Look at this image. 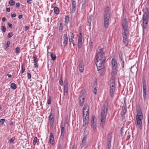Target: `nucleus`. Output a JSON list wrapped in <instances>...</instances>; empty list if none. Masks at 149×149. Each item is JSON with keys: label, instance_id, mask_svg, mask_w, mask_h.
<instances>
[{"label": "nucleus", "instance_id": "1", "mask_svg": "<svg viewBox=\"0 0 149 149\" xmlns=\"http://www.w3.org/2000/svg\"><path fill=\"white\" fill-rule=\"evenodd\" d=\"M108 102L107 101H106L104 102L103 108L101 109L100 126L102 128H103L104 126V123L106 120L107 111L108 107Z\"/></svg>", "mask_w": 149, "mask_h": 149}, {"label": "nucleus", "instance_id": "2", "mask_svg": "<svg viewBox=\"0 0 149 149\" xmlns=\"http://www.w3.org/2000/svg\"><path fill=\"white\" fill-rule=\"evenodd\" d=\"M143 14L142 19V27L143 30L144 29H146L148 26V22L149 19L148 8L146 7L143 9Z\"/></svg>", "mask_w": 149, "mask_h": 149}, {"label": "nucleus", "instance_id": "3", "mask_svg": "<svg viewBox=\"0 0 149 149\" xmlns=\"http://www.w3.org/2000/svg\"><path fill=\"white\" fill-rule=\"evenodd\" d=\"M88 109L86 111V113H84V111L83 112V126L84 127V130H85L86 129L87 126L88 124V120L89 118V113Z\"/></svg>", "mask_w": 149, "mask_h": 149}, {"label": "nucleus", "instance_id": "4", "mask_svg": "<svg viewBox=\"0 0 149 149\" xmlns=\"http://www.w3.org/2000/svg\"><path fill=\"white\" fill-rule=\"evenodd\" d=\"M110 14L108 10L104 11V26L105 28H108L109 25Z\"/></svg>", "mask_w": 149, "mask_h": 149}, {"label": "nucleus", "instance_id": "5", "mask_svg": "<svg viewBox=\"0 0 149 149\" xmlns=\"http://www.w3.org/2000/svg\"><path fill=\"white\" fill-rule=\"evenodd\" d=\"M129 30L123 31V32L122 33V37L123 42L126 46L127 45L128 43V38L129 37Z\"/></svg>", "mask_w": 149, "mask_h": 149}, {"label": "nucleus", "instance_id": "6", "mask_svg": "<svg viewBox=\"0 0 149 149\" xmlns=\"http://www.w3.org/2000/svg\"><path fill=\"white\" fill-rule=\"evenodd\" d=\"M111 63L112 65V71L111 72L112 75L114 74L116 72L118 68V65L116 61L114 58L112 59Z\"/></svg>", "mask_w": 149, "mask_h": 149}, {"label": "nucleus", "instance_id": "7", "mask_svg": "<svg viewBox=\"0 0 149 149\" xmlns=\"http://www.w3.org/2000/svg\"><path fill=\"white\" fill-rule=\"evenodd\" d=\"M95 57L96 60L105 61L106 60L105 56L104 53L99 55L96 54Z\"/></svg>", "mask_w": 149, "mask_h": 149}, {"label": "nucleus", "instance_id": "8", "mask_svg": "<svg viewBox=\"0 0 149 149\" xmlns=\"http://www.w3.org/2000/svg\"><path fill=\"white\" fill-rule=\"evenodd\" d=\"M104 62V61H102L96 60V65L97 66V70L99 71L101 70L103 68L104 65L103 63Z\"/></svg>", "mask_w": 149, "mask_h": 149}, {"label": "nucleus", "instance_id": "9", "mask_svg": "<svg viewBox=\"0 0 149 149\" xmlns=\"http://www.w3.org/2000/svg\"><path fill=\"white\" fill-rule=\"evenodd\" d=\"M49 120L50 124V127L52 128L53 126L54 123V118L53 113L52 112H50L49 115Z\"/></svg>", "mask_w": 149, "mask_h": 149}, {"label": "nucleus", "instance_id": "10", "mask_svg": "<svg viewBox=\"0 0 149 149\" xmlns=\"http://www.w3.org/2000/svg\"><path fill=\"white\" fill-rule=\"evenodd\" d=\"M122 27L123 31L129 30L128 26V22L126 18H125L123 19Z\"/></svg>", "mask_w": 149, "mask_h": 149}, {"label": "nucleus", "instance_id": "11", "mask_svg": "<svg viewBox=\"0 0 149 149\" xmlns=\"http://www.w3.org/2000/svg\"><path fill=\"white\" fill-rule=\"evenodd\" d=\"M112 135L111 134L108 135L107 137V147L108 149H110L111 146V142L112 139Z\"/></svg>", "mask_w": 149, "mask_h": 149}, {"label": "nucleus", "instance_id": "12", "mask_svg": "<svg viewBox=\"0 0 149 149\" xmlns=\"http://www.w3.org/2000/svg\"><path fill=\"white\" fill-rule=\"evenodd\" d=\"M88 136V134H86L84 136V138L82 141L81 144V149H82L84 147L86 144V139Z\"/></svg>", "mask_w": 149, "mask_h": 149}, {"label": "nucleus", "instance_id": "13", "mask_svg": "<svg viewBox=\"0 0 149 149\" xmlns=\"http://www.w3.org/2000/svg\"><path fill=\"white\" fill-rule=\"evenodd\" d=\"M84 63L83 61H80L79 63L78 66L79 71L80 72H82L84 69Z\"/></svg>", "mask_w": 149, "mask_h": 149}, {"label": "nucleus", "instance_id": "14", "mask_svg": "<svg viewBox=\"0 0 149 149\" xmlns=\"http://www.w3.org/2000/svg\"><path fill=\"white\" fill-rule=\"evenodd\" d=\"M72 8L71 10V12L72 13H74L75 10L76 6V3L75 0H71Z\"/></svg>", "mask_w": 149, "mask_h": 149}, {"label": "nucleus", "instance_id": "15", "mask_svg": "<svg viewBox=\"0 0 149 149\" xmlns=\"http://www.w3.org/2000/svg\"><path fill=\"white\" fill-rule=\"evenodd\" d=\"M85 98V96L84 94L80 97L79 105L81 107L83 106Z\"/></svg>", "mask_w": 149, "mask_h": 149}, {"label": "nucleus", "instance_id": "16", "mask_svg": "<svg viewBox=\"0 0 149 149\" xmlns=\"http://www.w3.org/2000/svg\"><path fill=\"white\" fill-rule=\"evenodd\" d=\"M61 135L59 139L60 141H62L63 139L65 133V128L64 127L61 126Z\"/></svg>", "mask_w": 149, "mask_h": 149}, {"label": "nucleus", "instance_id": "17", "mask_svg": "<svg viewBox=\"0 0 149 149\" xmlns=\"http://www.w3.org/2000/svg\"><path fill=\"white\" fill-rule=\"evenodd\" d=\"M63 44L64 47H65L66 46L68 42V38L67 34H64L63 37Z\"/></svg>", "mask_w": 149, "mask_h": 149}, {"label": "nucleus", "instance_id": "18", "mask_svg": "<svg viewBox=\"0 0 149 149\" xmlns=\"http://www.w3.org/2000/svg\"><path fill=\"white\" fill-rule=\"evenodd\" d=\"M49 142L51 145H53L54 144V138L53 133H52L50 134Z\"/></svg>", "mask_w": 149, "mask_h": 149}, {"label": "nucleus", "instance_id": "19", "mask_svg": "<svg viewBox=\"0 0 149 149\" xmlns=\"http://www.w3.org/2000/svg\"><path fill=\"white\" fill-rule=\"evenodd\" d=\"M33 61L35 62L34 65L35 67L38 68V61L37 60V57L35 55H33Z\"/></svg>", "mask_w": 149, "mask_h": 149}, {"label": "nucleus", "instance_id": "20", "mask_svg": "<svg viewBox=\"0 0 149 149\" xmlns=\"http://www.w3.org/2000/svg\"><path fill=\"white\" fill-rule=\"evenodd\" d=\"M119 58L120 59V63H123V54L122 51H120L119 54Z\"/></svg>", "mask_w": 149, "mask_h": 149}, {"label": "nucleus", "instance_id": "21", "mask_svg": "<svg viewBox=\"0 0 149 149\" xmlns=\"http://www.w3.org/2000/svg\"><path fill=\"white\" fill-rule=\"evenodd\" d=\"M115 88H110V95L111 97H113L114 96L115 91Z\"/></svg>", "mask_w": 149, "mask_h": 149}, {"label": "nucleus", "instance_id": "22", "mask_svg": "<svg viewBox=\"0 0 149 149\" xmlns=\"http://www.w3.org/2000/svg\"><path fill=\"white\" fill-rule=\"evenodd\" d=\"M111 75V76L110 78V84H115V79L113 76V75L114 74Z\"/></svg>", "mask_w": 149, "mask_h": 149}, {"label": "nucleus", "instance_id": "23", "mask_svg": "<svg viewBox=\"0 0 149 149\" xmlns=\"http://www.w3.org/2000/svg\"><path fill=\"white\" fill-rule=\"evenodd\" d=\"M127 111V109L126 104L125 103L124 106H123L122 107V112L123 115H125Z\"/></svg>", "mask_w": 149, "mask_h": 149}, {"label": "nucleus", "instance_id": "24", "mask_svg": "<svg viewBox=\"0 0 149 149\" xmlns=\"http://www.w3.org/2000/svg\"><path fill=\"white\" fill-rule=\"evenodd\" d=\"M64 93H67V92L68 91V86L67 83L66 82L65 84V82L64 83Z\"/></svg>", "mask_w": 149, "mask_h": 149}, {"label": "nucleus", "instance_id": "25", "mask_svg": "<svg viewBox=\"0 0 149 149\" xmlns=\"http://www.w3.org/2000/svg\"><path fill=\"white\" fill-rule=\"evenodd\" d=\"M137 124L138 127L139 128H141L142 127V123L141 120H136Z\"/></svg>", "mask_w": 149, "mask_h": 149}, {"label": "nucleus", "instance_id": "26", "mask_svg": "<svg viewBox=\"0 0 149 149\" xmlns=\"http://www.w3.org/2000/svg\"><path fill=\"white\" fill-rule=\"evenodd\" d=\"M92 21V15H89L87 19V22L89 24V26H90L91 22Z\"/></svg>", "mask_w": 149, "mask_h": 149}, {"label": "nucleus", "instance_id": "27", "mask_svg": "<svg viewBox=\"0 0 149 149\" xmlns=\"http://www.w3.org/2000/svg\"><path fill=\"white\" fill-rule=\"evenodd\" d=\"M101 47L100 46L98 47V49L97 50V54L99 55V54H101L102 53V52L103 51V48H100Z\"/></svg>", "mask_w": 149, "mask_h": 149}, {"label": "nucleus", "instance_id": "28", "mask_svg": "<svg viewBox=\"0 0 149 149\" xmlns=\"http://www.w3.org/2000/svg\"><path fill=\"white\" fill-rule=\"evenodd\" d=\"M82 35L81 33H79V36L78 37V42L79 43H82Z\"/></svg>", "mask_w": 149, "mask_h": 149}, {"label": "nucleus", "instance_id": "29", "mask_svg": "<svg viewBox=\"0 0 149 149\" xmlns=\"http://www.w3.org/2000/svg\"><path fill=\"white\" fill-rule=\"evenodd\" d=\"M50 56L52 60L53 61L55 60L56 58V55L53 52H50Z\"/></svg>", "mask_w": 149, "mask_h": 149}, {"label": "nucleus", "instance_id": "30", "mask_svg": "<svg viewBox=\"0 0 149 149\" xmlns=\"http://www.w3.org/2000/svg\"><path fill=\"white\" fill-rule=\"evenodd\" d=\"M146 89L143 90V96L144 100H145L146 99Z\"/></svg>", "mask_w": 149, "mask_h": 149}, {"label": "nucleus", "instance_id": "31", "mask_svg": "<svg viewBox=\"0 0 149 149\" xmlns=\"http://www.w3.org/2000/svg\"><path fill=\"white\" fill-rule=\"evenodd\" d=\"M11 88L13 90H15L17 88V85L14 83H12L10 85Z\"/></svg>", "mask_w": 149, "mask_h": 149}, {"label": "nucleus", "instance_id": "32", "mask_svg": "<svg viewBox=\"0 0 149 149\" xmlns=\"http://www.w3.org/2000/svg\"><path fill=\"white\" fill-rule=\"evenodd\" d=\"M54 13L57 15L59 13V10L57 7H55L54 8Z\"/></svg>", "mask_w": 149, "mask_h": 149}, {"label": "nucleus", "instance_id": "33", "mask_svg": "<svg viewBox=\"0 0 149 149\" xmlns=\"http://www.w3.org/2000/svg\"><path fill=\"white\" fill-rule=\"evenodd\" d=\"M88 105H85L83 108V112L84 111V113H86V111H87L88 109Z\"/></svg>", "mask_w": 149, "mask_h": 149}, {"label": "nucleus", "instance_id": "34", "mask_svg": "<svg viewBox=\"0 0 149 149\" xmlns=\"http://www.w3.org/2000/svg\"><path fill=\"white\" fill-rule=\"evenodd\" d=\"M142 119V115H137L136 116V120H141Z\"/></svg>", "mask_w": 149, "mask_h": 149}, {"label": "nucleus", "instance_id": "35", "mask_svg": "<svg viewBox=\"0 0 149 149\" xmlns=\"http://www.w3.org/2000/svg\"><path fill=\"white\" fill-rule=\"evenodd\" d=\"M69 22V19L68 15L66 16L65 17V22L66 24H67Z\"/></svg>", "mask_w": 149, "mask_h": 149}, {"label": "nucleus", "instance_id": "36", "mask_svg": "<svg viewBox=\"0 0 149 149\" xmlns=\"http://www.w3.org/2000/svg\"><path fill=\"white\" fill-rule=\"evenodd\" d=\"M0 29L3 33H4L6 31V28L4 26L2 25Z\"/></svg>", "mask_w": 149, "mask_h": 149}, {"label": "nucleus", "instance_id": "37", "mask_svg": "<svg viewBox=\"0 0 149 149\" xmlns=\"http://www.w3.org/2000/svg\"><path fill=\"white\" fill-rule=\"evenodd\" d=\"M96 119L94 115H93L92 116V120L91 121V123H96Z\"/></svg>", "mask_w": 149, "mask_h": 149}, {"label": "nucleus", "instance_id": "38", "mask_svg": "<svg viewBox=\"0 0 149 149\" xmlns=\"http://www.w3.org/2000/svg\"><path fill=\"white\" fill-rule=\"evenodd\" d=\"M8 3L10 6H13L15 4V2L13 0H10L9 1Z\"/></svg>", "mask_w": 149, "mask_h": 149}, {"label": "nucleus", "instance_id": "39", "mask_svg": "<svg viewBox=\"0 0 149 149\" xmlns=\"http://www.w3.org/2000/svg\"><path fill=\"white\" fill-rule=\"evenodd\" d=\"M137 115H142L141 109L139 108L136 110Z\"/></svg>", "mask_w": 149, "mask_h": 149}, {"label": "nucleus", "instance_id": "40", "mask_svg": "<svg viewBox=\"0 0 149 149\" xmlns=\"http://www.w3.org/2000/svg\"><path fill=\"white\" fill-rule=\"evenodd\" d=\"M15 139L14 137L12 138L11 139L9 140L8 143H11L15 140Z\"/></svg>", "mask_w": 149, "mask_h": 149}, {"label": "nucleus", "instance_id": "41", "mask_svg": "<svg viewBox=\"0 0 149 149\" xmlns=\"http://www.w3.org/2000/svg\"><path fill=\"white\" fill-rule=\"evenodd\" d=\"M22 70L21 71L22 74H23L25 71V65L24 63L22 64Z\"/></svg>", "mask_w": 149, "mask_h": 149}, {"label": "nucleus", "instance_id": "42", "mask_svg": "<svg viewBox=\"0 0 149 149\" xmlns=\"http://www.w3.org/2000/svg\"><path fill=\"white\" fill-rule=\"evenodd\" d=\"M10 44V41H7L5 45L6 48H8L9 47Z\"/></svg>", "mask_w": 149, "mask_h": 149}, {"label": "nucleus", "instance_id": "43", "mask_svg": "<svg viewBox=\"0 0 149 149\" xmlns=\"http://www.w3.org/2000/svg\"><path fill=\"white\" fill-rule=\"evenodd\" d=\"M13 36V33L12 32H10L9 33L7 36V38H10L11 37Z\"/></svg>", "mask_w": 149, "mask_h": 149}, {"label": "nucleus", "instance_id": "44", "mask_svg": "<svg viewBox=\"0 0 149 149\" xmlns=\"http://www.w3.org/2000/svg\"><path fill=\"white\" fill-rule=\"evenodd\" d=\"M63 30V25L61 23H60L59 27V31L60 32H61Z\"/></svg>", "mask_w": 149, "mask_h": 149}, {"label": "nucleus", "instance_id": "45", "mask_svg": "<svg viewBox=\"0 0 149 149\" xmlns=\"http://www.w3.org/2000/svg\"><path fill=\"white\" fill-rule=\"evenodd\" d=\"M37 138L36 137H35L33 140V144L34 145H35L37 143Z\"/></svg>", "mask_w": 149, "mask_h": 149}, {"label": "nucleus", "instance_id": "46", "mask_svg": "<svg viewBox=\"0 0 149 149\" xmlns=\"http://www.w3.org/2000/svg\"><path fill=\"white\" fill-rule=\"evenodd\" d=\"M59 84L61 86L63 85V81L62 77H61L59 79Z\"/></svg>", "mask_w": 149, "mask_h": 149}, {"label": "nucleus", "instance_id": "47", "mask_svg": "<svg viewBox=\"0 0 149 149\" xmlns=\"http://www.w3.org/2000/svg\"><path fill=\"white\" fill-rule=\"evenodd\" d=\"M20 51V48L18 47H17L15 49V52L16 53H19Z\"/></svg>", "mask_w": 149, "mask_h": 149}, {"label": "nucleus", "instance_id": "48", "mask_svg": "<svg viewBox=\"0 0 149 149\" xmlns=\"http://www.w3.org/2000/svg\"><path fill=\"white\" fill-rule=\"evenodd\" d=\"M143 84V89H146V83L142 82Z\"/></svg>", "mask_w": 149, "mask_h": 149}, {"label": "nucleus", "instance_id": "49", "mask_svg": "<svg viewBox=\"0 0 149 149\" xmlns=\"http://www.w3.org/2000/svg\"><path fill=\"white\" fill-rule=\"evenodd\" d=\"M97 88V84L96 82H94L93 86V88Z\"/></svg>", "mask_w": 149, "mask_h": 149}, {"label": "nucleus", "instance_id": "50", "mask_svg": "<svg viewBox=\"0 0 149 149\" xmlns=\"http://www.w3.org/2000/svg\"><path fill=\"white\" fill-rule=\"evenodd\" d=\"M70 35L69 37V38H70L71 40H72V39H73L74 38V34L72 32L70 33Z\"/></svg>", "mask_w": 149, "mask_h": 149}, {"label": "nucleus", "instance_id": "51", "mask_svg": "<svg viewBox=\"0 0 149 149\" xmlns=\"http://www.w3.org/2000/svg\"><path fill=\"white\" fill-rule=\"evenodd\" d=\"M47 104H50L51 103V98L50 97H49V98L48 99Z\"/></svg>", "mask_w": 149, "mask_h": 149}, {"label": "nucleus", "instance_id": "52", "mask_svg": "<svg viewBox=\"0 0 149 149\" xmlns=\"http://www.w3.org/2000/svg\"><path fill=\"white\" fill-rule=\"evenodd\" d=\"M93 132H95L97 131V127H91Z\"/></svg>", "mask_w": 149, "mask_h": 149}, {"label": "nucleus", "instance_id": "53", "mask_svg": "<svg viewBox=\"0 0 149 149\" xmlns=\"http://www.w3.org/2000/svg\"><path fill=\"white\" fill-rule=\"evenodd\" d=\"M5 119H1L0 120V123L1 125H3L4 124Z\"/></svg>", "mask_w": 149, "mask_h": 149}, {"label": "nucleus", "instance_id": "54", "mask_svg": "<svg viewBox=\"0 0 149 149\" xmlns=\"http://www.w3.org/2000/svg\"><path fill=\"white\" fill-rule=\"evenodd\" d=\"M115 88V84H110V88Z\"/></svg>", "mask_w": 149, "mask_h": 149}, {"label": "nucleus", "instance_id": "55", "mask_svg": "<svg viewBox=\"0 0 149 149\" xmlns=\"http://www.w3.org/2000/svg\"><path fill=\"white\" fill-rule=\"evenodd\" d=\"M27 77L29 79H30L31 78V74L30 73L27 72Z\"/></svg>", "mask_w": 149, "mask_h": 149}, {"label": "nucleus", "instance_id": "56", "mask_svg": "<svg viewBox=\"0 0 149 149\" xmlns=\"http://www.w3.org/2000/svg\"><path fill=\"white\" fill-rule=\"evenodd\" d=\"M8 25L10 28L11 29L13 27V25L11 23L9 22H8Z\"/></svg>", "mask_w": 149, "mask_h": 149}, {"label": "nucleus", "instance_id": "57", "mask_svg": "<svg viewBox=\"0 0 149 149\" xmlns=\"http://www.w3.org/2000/svg\"><path fill=\"white\" fill-rule=\"evenodd\" d=\"M93 93H95V94H96V92H97V89L96 88H93Z\"/></svg>", "mask_w": 149, "mask_h": 149}, {"label": "nucleus", "instance_id": "58", "mask_svg": "<svg viewBox=\"0 0 149 149\" xmlns=\"http://www.w3.org/2000/svg\"><path fill=\"white\" fill-rule=\"evenodd\" d=\"M91 127H93V126L97 127L96 123H91Z\"/></svg>", "mask_w": 149, "mask_h": 149}, {"label": "nucleus", "instance_id": "59", "mask_svg": "<svg viewBox=\"0 0 149 149\" xmlns=\"http://www.w3.org/2000/svg\"><path fill=\"white\" fill-rule=\"evenodd\" d=\"M20 4L19 2H18L16 4L15 6L16 8H18L19 7Z\"/></svg>", "mask_w": 149, "mask_h": 149}, {"label": "nucleus", "instance_id": "60", "mask_svg": "<svg viewBox=\"0 0 149 149\" xmlns=\"http://www.w3.org/2000/svg\"><path fill=\"white\" fill-rule=\"evenodd\" d=\"M16 15L15 13L12 14L11 15V17L12 18L15 17L16 16Z\"/></svg>", "mask_w": 149, "mask_h": 149}, {"label": "nucleus", "instance_id": "61", "mask_svg": "<svg viewBox=\"0 0 149 149\" xmlns=\"http://www.w3.org/2000/svg\"><path fill=\"white\" fill-rule=\"evenodd\" d=\"M81 44H82V43H79L78 42V48L79 49L80 48H81Z\"/></svg>", "mask_w": 149, "mask_h": 149}, {"label": "nucleus", "instance_id": "62", "mask_svg": "<svg viewBox=\"0 0 149 149\" xmlns=\"http://www.w3.org/2000/svg\"><path fill=\"white\" fill-rule=\"evenodd\" d=\"M123 128L122 127L120 129V134L121 135H122L123 133Z\"/></svg>", "mask_w": 149, "mask_h": 149}, {"label": "nucleus", "instance_id": "63", "mask_svg": "<svg viewBox=\"0 0 149 149\" xmlns=\"http://www.w3.org/2000/svg\"><path fill=\"white\" fill-rule=\"evenodd\" d=\"M130 135H129L127 136V138L126 139V141H127L130 138Z\"/></svg>", "mask_w": 149, "mask_h": 149}, {"label": "nucleus", "instance_id": "64", "mask_svg": "<svg viewBox=\"0 0 149 149\" xmlns=\"http://www.w3.org/2000/svg\"><path fill=\"white\" fill-rule=\"evenodd\" d=\"M62 148V146L61 144H59L58 145L57 149H61Z\"/></svg>", "mask_w": 149, "mask_h": 149}]
</instances>
